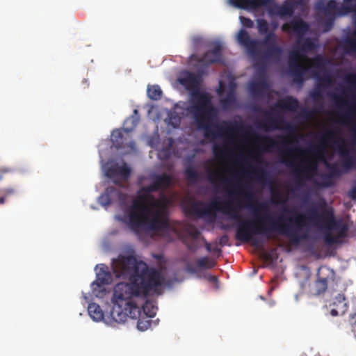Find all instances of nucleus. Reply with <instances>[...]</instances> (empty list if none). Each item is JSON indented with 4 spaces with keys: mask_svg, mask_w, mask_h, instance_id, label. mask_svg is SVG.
<instances>
[{
    "mask_svg": "<svg viewBox=\"0 0 356 356\" xmlns=\"http://www.w3.org/2000/svg\"><path fill=\"white\" fill-rule=\"evenodd\" d=\"M243 195L247 207L252 209L256 215H257L259 211H268V206L264 202L259 203L257 205L252 204V202L255 200V196L252 192L247 191L244 192Z\"/></svg>",
    "mask_w": 356,
    "mask_h": 356,
    "instance_id": "412c9836",
    "label": "nucleus"
},
{
    "mask_svg": "<svg viewBox=\"0 0 356 356\" xmlns=\"http://www.w3.org/2000/svg\"><path fill=\"white\" fill-rule=\"evenodd\" d=\"M350 195L353 200H356V187L351 190Z\"/></svg>",
    "mask_w": 356,
    "mask_h": 356,
    "instance_id": "603ef678",
    "label": "nucleus"
},
{
    "mask_svg": "<svg viewBox=\"0 0 356 356\" xmlns=\"http://www.w3.org/2000/svg\"><path fill=\"white\" fill-rule=\"evenodd\" d=\"M344 117L347 119H351V115L350 113H346Z\"/></svg>",
    "mask_w": 356,
    "mask_h": 356,
    "instance_id": "680f3d73",
    "label": "nucleus"
},
{
    "mask_svg": "<svg viewBox=\"0 0 356 356\" xmlns=\"http://www.w3.org/2000/svg\"><path fill=\"white\" fill-rule=\"evenodd\" d=\"M188 248L189 250H193V249H192V247H191V245H188Z\"/></svg>",
    "mask_w": 356,
    "mask_h": 356,
    "instance_id": "338daca9",
    "label": "nucleus"
},
{
    "mask_svg": "<svg viewBox=\"0 0 356 356\" xmlns=\"http://www.w3.org/2000/svg\"><path fill=\"white\" fill-rule=\"evenodd\" d=\"M352 321H353V330L356 335V312L355 314L352 316Z\"/></svg>",
    "mask_w": 356,
    "mask_h": 356,
    "instance_id": "8fccbe9b",
    "label": "nucleus"
},
{
    "mask_svg": "<svg viewBox=\"0 0 356 356\" xmlns=\"http://www.w3.org/2000/svg\"><path fill=\"white\" fill-rule=\"evenodd\" d=\"M213 251L215 252H218V253L221 252V250L220 248H214L213 250Z\"/></svg>",
    "mask_w": 356,
    "mask_h": 356,
    "instance_id": "e2e57ef3",
    "label": "nucleus"
},
{
    "mask_svg": "<svg viewBox=\"0 0 356 356\" xmlns=\"http://www.w3.org/2000/svg\"><path fill=\"white\" fill-rule=\"evenodd\" d=\"M96 269H98L97 279L92 283V288L93 293L98 296L99 293L104 294L105 289L104 286L111 282L112 276L111 273L108 271V267L104 264L97 266Z\"/></svg>",
    "mask_w": 356,
    "mask_h": 356,
    "instance_id": "9b49d317",
    "label": "nucleus"
},
{
    "mask_svg": "<svg viewBox=\"0 0 356 356\" xmlns=\"http://www.w3.org/2000/svg\"><path fill=\"white\" fill-rule=\"evenodd\" d=\"M186 231L193 239H197L200 234V232L193 225L188 226Z\"/></svg>",
    "mask_w": 356,
    "mask_h": 356,
    "instance_id": "79ce46f5",
    "label": "nucleus"
},
{
    "mask_svg": "<svg viewBox=\"0 0 356 356\" xmlns=\"http://www.w3.org/2000/svg\"><path fill=\"white\" fill-rule=\"evenodd\" d=\"M3 196L6 198L8 196L13 195L15 193V190L13 188H6L1 190Z\"/></svg>",
    "mask_w": 356,
    "mask_h": 356,
    "instance_id": "49530a36",
    "label": "nucleus"
},
{
    "mask_svg": "<svg viewBox=\"0 0 356 356\" xmlns=\"http://www.w3.org/2000/svg\"><path fill=\"white\" fill-rule=\"evenodd\" d=\"M207 179L213 184H216L219 179V173L217 171L207 170Z\"/></svg>",
    "mask_w": 356,
    "mask_h": 356,
    "instance_id": "ea45409f",
    "label": "nucleus"
},
{
    "mask_svg": "<svg viewBox=\"0 0 356 356\" xmlns=\"http://www.w3.org/2000/svg\"><path fill=\"white\" fill-rule=\"evenodd\" d=\"M265 35L262 44L266 47L277 45V35L273 31H270Z\"/></svg>",
    "mask_w": 356,
    "mask_h": 356,
    "instance_id": "f704fd0d",
    "label": "nucleus"
},
{
    "mask_svg": "<svg viewBox=\"0 0 356 356\" xmlns=\"http://www.w3.org/2000/svg\"><path fill=\"white\" fill-rule=\"evenodd\" d=\"M222 44L220 42H216L211 50L206 51L202 56L198 59V62L207 66L220 63L222 60Z\"/></svg>",
    "mask_w": 356,
    "mask_h": 356,
    "instance_id": "4468645a",
    "label": "nucleus"
},
{
    "mask_svg": "<svg viewBox=\"0 0 356 356\" xmlns=\"http://www.w3.org/2000/svg\"><path fill=\"white\" fill-rule=\"evenodd\" d=\"M316 10L323 13L325 17L336 16L339 14V8L337 7V3L335 0H329L325 2L323 0H319L315 5Z\"/></svg>",
    "mask_w": 356,
    "mask_h": 356,
    "instance_id": "a211bd4d",
    "label": "nucleus"
},
{
    "mask_svg": "<svg viewBox=\"0 0 356 356\" xmlns=\"http://www.w3.org/2000/svg\"><path fill=\"white\" fill-rule=\"evenodd\" d=\"M165 156L166 158H168L170 155H169V154H165Z\"/></svg>",
    "mask_w": 356,
    "mask_h": 356,
    "instance_id": "69168bd1",
    "label": "nucleus"
},
{
    "mask_svg": "<svg viewBox=\"0 0 356 356\" xmlns=\"http://www.w3.org/2000/svg\"><path fill=\"white\" fill-rule=\"evenodd\" d=\"M275 197H276L277 198L280 199V197H281V195H280V194L279 193H276Z\"/></svg>",
    "mask_w": 356,
    "mask_h": 356,
    "instance_id": "0e129e2a",
    "label": "nucleus"
},
{
    "mask_svg": "<svg viewBox=\"0 0 356 356\" xmlns=\"http://www.w3.org/2000/svg\"><path fill=\"white\" fill-rule=\"evenodd\" d=\"M330 314L332 316L344 314L348 308V304L343 294L339 293L330 304Z\"/></svg>",
    "mask_w": 356,
    "mask_h": 356,
    "instance_id": "f3484780",
    "label": "nucleus"
},
{
    "mask_svg": "<svg viewBox=\"0 0 356 356\" xmlns=\"http://www.w3.org/2000/svg\"><path fill=\"white\" fill-rule=\"evenodd\" d=\"M258 32L261 35L266 34L268 32V22L262 18L257 19Z\"/></svg>",
    "mask_w": 356,
    "mask_h": 356,
    "instance_id": "e433bc0d",
    "label": "nucleus"
},
{
    "mask_svg": "<svg viewBox=\"0 0 356 356\" xmlns=\"http://www.w3.org/2000/svg\"><path fill=\"white\" fill-rule=\"evenodd\" d=\"M213 155L218 159H223L227 153V148L225 145L219 146L214 145L213 147Z\"/></svg>",
    "mask_w": 356,
    "mask_h": 356,
    "instance_id": "c9c22d12",
    "label": "nucleus"
},
{
    "mask_svg": "<svg viewBox=\"0 0 356 356\" xmlns=\"http://www.w3.org/2000/svg\"><path fill=\"white\" fill-rule=\"evenodd\" d=\"M266 114L268 115V118L266 120L261 122L259 124V127L265 131L278 129V124L282 120L277 117L272 116L270 113H266Z\"/></svg>",
    "mask_w": 356,
    "mask_h": 356,
    "instance_id": "a878e982",
    "label": "nucleus"
},
{
    "mask_svg": "<svg viewBox=\"0 0 356 356\" xmlns=\"http://www.w3.org/2000/svg\"><path fill=\"white\" fill-rule=\"evenodd\" d=\"M268 85L266 79L252 81L249 86V91L253 97H261Z\"/></svg>",
    "mask_w": 356,
    "mask_h": 356,
    "instance_id": "5701e85b",
    "label": "nucleus"
},
{
    "mask_svg": "<svg viewBox=\"0 0 356 356\" xmlns=\"http://www.w3.org/2000/svg\"><path fill=\"white\" fill-rule=\"evenodd\" d=\"M254 159H255V161H256L257 163H263V160H262V159H261L260 156H254Z\"/></svg>",
    "mask_w": 356,
    "mask_h": 356,
    "instance_id": "6e6d98bb",
    "label": "nucleus"
},
{
    "mask_svg": "<svg viewBox=\"0 0 356 356\" xmlns=\"http://www.w3.org/2000/svg\"><path fill=\"white\" fill-rule=\"evenodd\" d=\"M206 249L208 252H211V246H210V244L209 243H206Z\"/></svg>",
    "mask_w": 356,
    "mask_h": 356,
    "instance_id": "13d9d810",
    "label": "nucleus"
},
{
    "mask_svg": "<svg viewBox=\"0 0 356 356\" xmlns=\"http://www.w3.org/2000/svg\"><path fill=\"white\" fill-rule=\"evenodd\" d=\"M88 312L91 318L95 321H100L104 318V312L100 306L97 303H90L88 307Z\"/></svg>",
    "mask_w": 356,
    "mask_h": 356,
    "instance_id": "bb28decb",
    "label": "nucleus"
},
{
    "mask_svg": "<svg viewBox=\"0 0 356 356\" xmlns=\"http://www.w3.org/2000/svg\"><path fill=\"white\" fill-rule=\"evenodd\" d=\"M237 40L240 44L246 49L250 56L253 57L259 56L258 42L256 40L251 39L245 30L241 29L239 31L237 35Z\"/></svg>",
    "mask_w": 356,
    "mask_h": 356,
    "instance_id": "ddd939ff",
    "label": "nucleus"
},
{
    "mask_svg": "<svg viewBox=\"0 0 356 356\" xmlns=\"http://www.w3.org/2000/svg\"><path fill=\"white\" fill-rule=\"evenodd\" d=\"M295 8L304 10L308 4L309 0H287Z\"/></svg>",
    "mask_w": 356,
    "mask_h": 356,
    "instance_id": "58836bf2",
    "label": "nucleus"
},
{
    "mask_svg": "<svg viewBox=\"0 0 356 356\" xmlns=\"http://www.w3.org/2000/svg\"><path fill=\"white\" fill-rule=\"evenodd\" d=\"M162 95L163 92L159 86H148L147 95L149 99L157 101L161 99Z\"/></svg>",
    "mask_w": 356,
    "mask_h": 356,
    "instance_id": "2f4dec72",
    "label": "nucleus"
},
{
    "mask_svg": "<svg viewBox=\"0 0 356 356\" xmlns=\"http://www.w3.org/2000/svg\"><path fill=\"white\" fill-rule=\"evenodd\" d=\"M152 181L149 185L143 186L138 192L135 201V206L137 203L149 202L152 206H156L158 203H164L165 197L164 195L161 198H156L152 194L160 190H165L170 186L172 177L171 175L164 172L162 174H154L151 175Z\"/></svg>",
    "mask_w": 356,
    "mask_h": 356,
    "instance_id": "423d86ee",
    "label": "nucleus"
},
{
    "mask_svg": "<svg viewBox=\"0 0 356 356\" xmlns=\"http://www.w3.org/2000/svg\"><path fill=\"white\" fill-rule=\"evenodd\" d=\"M229 242V236L227 235H223L220 238L219 243L221 246L227 245Z\"/></svg>",
    "mask_w": 356,
    "mask_h": 356,
    "instance_id": "de8ad7c7",
    "label": "nucleus"
},
{
    "mask_svg": "<svg viewBox=\"0 0 356 356\" xmlns=\"http://www.w3.org/2000/svg\"><path fill=\"white\" fill-rule=\"evenodd\" d=\"M239 19L244 27L250 29L254 26V22L251 19L243 16H240Z\"/></svg>",
    "mask_w": 356,
    "mask_h": 356,
    "instance_id": "37998d69",
    "label": "nucleus"
},
{
    "mask_svg": "<svg viewBox=\"0 0 356 356\" xmlns=\"http://www.w3.org/2000/svg\"><path fill=\"white\" fill-rule=\"evenodd\" d=\"M204 277L209 281L216 285V287L218 288V279L216 276L212 275L211 274H207L204 276Z\"/></svg>",
    "mask_w": 356,
    "mask_h": 356,
    "instance_id": "a18cd8bd",
    "label": "nucleus"
},
{
    "mask_svg": "<svg viewBox=\"0 0 356 356\" xmlns=\"http://www.w3.org/2000/svg\"><path fill=\"white\" fill-rule=\"evenodd\" d=\"M163 205L164 203L152 206L149 202H138L135 206V201L133 200L128 211L130 228L134 232L142 229L156 232L168 230L170 227L168 220L161 216L160 209Z\"/></svg>",
    "mask_w": 356,
    "mask_h": 356,
    "instance_id": "39448f33",
    "label": "nucleus"
},
{
    "mask_svg": "<svg viewBox=\"0 0 356 356\" xmlns=\"http://www.w3.org/2000/svg\"><path fill=\"white\" fill-rule=\"evenodd\" d=\"M309 24L301 18L292 19L289 23L282 26V31L284 32H293L298 35H303L309 30Z\"/></svg>",
    "mask_w": 356,
    "mask_h": 356,
    "instance_id": "dca6fc26",
    "label": "nucleus"
},
{
    "mask_svg": "<svg viewBox=\"0 0 356 356\" xmlns=\"http://www.w3.org/2000/svg\"><path fill=\"white\" fill-rule=\"evenodd\" d=\"M305 54L295 47V49L289 52L288 59L289 74L293 77L296 83L302 84L305 74L309 70L310 65L306 66L300 60L306 59Z\"/></svg>",
    "mask_w": 356,
    "mask_h": 356,
    "instance_id": "6e6552de",
    "label": "nucleus"
},
{
    "mask_svg": "<svg viewBox=\"0 0 356 356\" xmlns=\"http://www.w3.org/2000/svg\"><path fill=\"white\" fill-rule=\"evenodd\" d=\"M266 260H270L271 259V255L270 254H266L264 257Z\"/></svg>",
    "mask_w": 356,
    "mask_h": 356,
    "instance_id": "bf43d9fd",
    "label": "nucleus"
},
{
    "mask_svg": "<svg viewBox=\"0 0 356 356\" xmlns=\"http://www.w3.org/2000/svg\"><path fill=\"white\" fill-rule=\"evenodd\" d=\"M296 8L287 1H284L282 5L275 7L273 13L281 18L284 17H292ZM273 13V11H270Z\"/></svg>",
    "mask_w": 356,
    "mask_h": 356,
    "instance_id": "393cba45",
    "label": "nucleus"
},
{
    "mask_svg": "<svg viewBox=\"0 0 356 356\" xmlns=\"http://www.w3.org/2000/svg\"><path fill=\"white\" fill-rule=\"evenodd\" d=\"M229 228V227L228 225H223L221 226V229H222L226 230V229H228Z\"/></svg>",
    "mask_w": 356,
    "mask_h": 356,
    "instance_id": "052dcab7",
    "label": "nucleus"
},
{
    "mask_svg": "<svg viewBox=\"0 0 356 356\" xmlns=\"http://www.w3.org/2000/svg\"><path fill=\"white\" fill-rule=\"evenodd\" d=\"M232 182V179L224 178L222 179V183L225 185L224 188L227 190V186H229Z\"/></svg>",
    "mask_w": 356,
    "mask_h": 356,
    "instance_id": "09e8293b",
    "label": "nucleus"
},
{
    "mask_svg": "<svg viewBox=\"0 0 356 356\" xmlns=\"http://www.w3.org/2000/svg\"><path fill=\"white\" fill-rule=\"evenodd\" d=\"M350 13H356V0H343V4L339 7V14L343 16Z\"/></svg>",
    "mask_w": 356,
    "mask_h": 356,
    "instance_id": "c85d7f7f",
    "label": "nucleus"
},
{
    "mask_svg": "<svg viewBox=\"0 0 356 356\" xmlns=\"http://www.w3.org/2000/svg\"><path fill=\"white\" fill-rule=\"evenodd\" d=\"M112 270L118 278L128 277L129 283L120 282L115 286L111 318L118 323H124L128 317L137 319L141 312L137 300L146 299L151 293L161 294L165 277L160 270L149 268L134 256L120 255L113 260Z\"/></svg>",
    "mask_w": 356,
    "mask_h": 356,
    "instance_id": "7ed1b4c3",
    "label": "nucleus"
},
{
    "mask_svg": "<svg viewBox=\"0 0 356 356\" xmlns=\"http://www.w3.org/2000/svg\"><path fill=\"white\" fill-rule=\"evenodd\" d=\"M141 316V314L140 315ZM140 316H138L137 318H138V323H137V327L140 331H145L147 330L148 328L151 327L152 324V320L150 319H145L140 318Z\"/></svg>",
    "mask_w": 356,
    "mask_h": 356,
    "instance_id": "4c0bfd02",
    "label": "nucleus"
},
{
    "mask_svg": "<svg viewBox=\"0 0 356 356\" xmlns=\"http://www.w3.org/2000/svg\"><path fill=\"white\" fill-rule=\"evenodd\" d=\"M179 83L191 91L190 105L187 111L193 116L197 127L204 131L205 138L227 137L232 142L234 134L245 133L250 129L242 121H223L221 124L211 125V122L216 115V109L212 104L211 95L199 90V76L186 71L179 79Z\"/></svg>",
    "mask_w": 356,
    "mask_h": 356,
    "instance_id": "20e7f679",
    "label": "nucleus"
},
{
    "mask_svg": "<svg viewBox=\"0 0 356 356\" xmlns=\"http://www.w3.org/2000/svg\"><path fill=\"white\" fill-rule=\"evenodd\" d=\"M130 173L131 170L126 163H124L122 165L115 163L108 168L106 171V175L109 178H114L120 176L124 179H128L130 176Z\"/></svg>",
    "mask_w": 356,
    "mask_h": 356,
    "instance_id": "6ab92c4d",
    "label": "nucleus"
},
{
    "mask_svg": "<svg viewBox=\"0 0 356 356\" xmlns=\"http://www.w3.org/2000/svg\"><path fill=\"white\" fill-rule=\"evenodd\" d=\"M138 113V111L135 109L134 111V115L128 118L124 121V128L122 130L115 129L113 131L111 134V141L116 149L129 147L130 149H134L135 148V142L134 140L126 142L127 139L124 138L123 132L129 134L136 127L139 121Z\"/></svg>",
    "mask_w": 356,
    "mask_h": 356,
    "instance_id": "0eeeda50",
    "label": "nucleus"
},
{
    "mask_svg": "<svg viewBox=\"0 0 356 356\" xmlns=\"http://www.w3.org/2000/svg\"><path fill=\"white\" fill-rule=\"evenodd\" d=\"M6 197L5 196L0 197V204H2L5 202Z\"/></svg>",
    "mask_w": 356,
    "mask_h": 356,
    "instance_id": "4d7b16f0",
    "label": "nucleus"
},
{
    "mask_svg": "<svg viewBox=\"0 0 356 356\" xmlns=\"http://www.w3.org/2000/svg\"><path fill=\"white\" fill-rule=\"evenodd\" d=\"M310 63V68H312L311 72L312 76L317 79L318 83L321 84L323 88V84H330L332 82V77L329 73H324L321 75L319 72L316 70H322L325 67L327 60L321 55H317L312 58L308 59Z\"/></svg>",
    "mask_w": 356,
    "mask_h": 356,
    "instance_id": "9d476101",
    "label": "nucleus"
},
{
    "mask_svg": "<svg viewBox=\"0 0 356 356\" xmlns=\"http://www.w3.org/2000/svg\"><path fill=\"white\" fill-rule=\"evenodd\" d=\"M216 264L214 260L209 259L208 257H203L195 261V266L197 269H210L213 268Z\"/></svg>",
    "mask_w": 356,
    "mask_h": 356,
    "instance_id": "c756f323",
    "label": "nucleus"
},
{
    "mask_svg": "<svg viewBox=\"0 0 356 356\" xmlns=\"http://www.w3.org/2000/svg\"><path fill=\"white\" fill-rule=\"evenodd\" d=\"M228 194H229V197H232L233 194L238 195V193L236 191L229 190V191H228Z\"/></svg>",
    "mask_w": 356,
    "mask_h": 356,
    "instance_id": "864d4df0",
    "label": "nucleus"
},
{
    "mask_svg": "<svg viewBox=\"0 0 356 356\" xmlns=\"http://www.w3.org/2000/svg\"><path fill=\"white\" fill-rule=\"evenodd\" d=\"M316 277V280L309 285V294L314 296H320L325 292L328 282L334 280L335 273L328 267L321 266L318 270Z\"/></svg>",
    "mask_w": 356,
    "mask_h": 356,
    "instance_id": "1a4fd4ad",
    "label": "nucleus"
},
{
    "mask_svg": "<svg viewBox=\"0 0 356 356\" xmlns=\"http://www.w3.org/2000/svg\"><path fill=\"white\" fill-rule=\"evenodd\" d=\"M147 299V298L146 299H142L143 300H145V302L142 305L143 312L147 318H152L156 315L157 307L155 305L154 302Z\"/></svg>",
    "mask_w": 356,
    "mask_h": 356,
    "instance_id": "cd10ccee",
    "label": "nucleus"
},
{
    "mask_svg": "<svg viewBox=\"0 0 356 356\" xmlns=\"http://www.w3.org/2000/svg\"><path fill=\"white\" fill-rule=\"evenodd\" d=\"M236 103V85L234 83H231L226 96L220 99V104L224 110L227 111L234 108Z\"/></svg>",
    "mask_w": 356,
    "mask_h": 356,
    "instance_id": "aec40b11",
    "label": "nucleus"
},
{
    "mask_svg": "<svg viewBox=\"0 0 356 356\" xmlns=\"http://www.w3.org/2000/svg\"><path fill=\"white\" fill-rule=\"evenodd\" d=\"M252 174L259 182L264 183L268 179V172L264 168H254Z\"/></svg>",
    "mask_w": 356,
    "mask_h": 356,
    "instance_id": "72a5a7b5",
    "label": "nucleus"
},
{
    "mask_svg": "<svg viewBox=\"0 0 356 356\" xmlns=\"http://www.w3.org/2000/svg\"><path fill=\"white\" fill-rule=\"evenodd\" d=\"M299 103L296 98L287 96L276 102L275 106L282 109L295 111L298 107Z\"/></svg>",
    "mask_w": 356,
    "mask_h": 356,
    "instance_id": "b1692460",
    "label": "nucleus"
},
{
    "mask_svg": "<svg viewBox=\"0 0 356 356\" xmlns=\"http://www.w3.org/2000/svg\"><path fill=\"white\" fill-rule=\"evenodd\" d=\"M191 271H195V269H193V268H190L189 269Z\"/></svg>",
    "mask_w": 356,
    "mask_h": 356,
    "instance_id": "774afa93",
    "label": "nucleus"
},
{
    "mask_svg": "<svg viewBox=\"0 0 356 356\" xmlns=\"http://www.w3.org/2000/svg\"><path fill=\"white\" fill-rule=\"evenodd\" d=\"M314 47V43L309 38H307L302 42L298 40L296 45V47L302 53L312 50Z\"/></svg>",
    "mask_w": 356,
    "mask_h": 356,
    "instance_id": "473e14b6",
    "label": "nucleus"
},
{
    "mask_svg": "<svg viewBox=\"0 0 356 356\" xmlns=\"http://www.w3.org/2000/svg\"><path fill=\"white\" fill-rule=\"evenodd\" d=\"M186 179L191 183H197L200 177V173L192 166H188L184 170Z\"/></svg>",
    "mask_w": 356,
    "mask_h": 356,
    "instance_id": "7c9ffc66",
    "label": "nucleus"
},
{
    "mask_svg": "<svg viewBox=\"0 0 356 356\" xmlns=\"http://www.w3.org/2000/svg\"><path fill=\"white\" fill-rule=\"evenodd\" d=\"M127 195L120 190L113 186H108L106 188L105 193L99 197L100 203L104 206L111 204L115 200L124 202Z\"/></svg>",
    "mask_w": 356,
    "mask_h": 356,
    "instance_id": "2eb2a0df",
    "label": "nucleus"
},
{
    "mask_svg": "<svg viewBox=\"0 0 356 356\" xmlns=\"http://www.w3.org/2000/svg\"><path fill=\"white\" fill-rule=\"evenodd\" d=\"M252 136L259 152H270L273 149H278L280 145H282L283 147L280 151L282 163L293 168L297 174L307 175L316 172L317 161H325L326 147L329 143H333L337 146L341 158L342 169L337 163L330 164L325 162L326 168L330 172L323 177L322 185L325 187H329L333 184L334 177L341 176L342 173L347 172L355 165L353 158L350 156L349 150L344 145L343 139L339 138L338 140H334L336 133L332 130H327L318 135V144L311 145L305 149L298 147H287V145L291 144L292 141L282 136H277V138L281 139L280 141L272 136L260 135L255 132H252Z\"/></svg>",
    "mask_w": 356,
    "mask_h": 356,
    "instance_id": "f03ea898",
    "label": "nucleus"
},
{
    "mask_svg": "<svg viewBox=\"0 0 356 356\" xmlns=\"http://www.w3.org/2000/svg\"><path fill=\"white\" fill-rule=\"evenodd\" d=\"M274 0H229L233 7L247 10H257L262 7H268Z\"/></svg>",
    "mask_w": 356,
    "mask_h": 356,
    "instance_id": "f8f14e48",
    "label": "nucleus"
},
{
    "mask_svg": "<svg viewBox=\"0 0 356 356\" xmlns=\"http://www.w3.org/2000/svg\"><path fill=\"white\" fill-rule=\"evenodd\" d=\"M322 93V87L321 86L320 83H318L315 88V90L312 92L311 96L314 99L318 98L321 97Z\"/></svg>",
    "mask_w": 356,
    "mask_h": 356,
    "instance_id": "c03bdc74",
    "label": "nucleus"
},
{
    "mask_svg": "<svg viewBox=\"0 0 356 356\" xmlns=\"http://www.w3.org/2000/svg\"><path fill=\"white\" fill-rule=\"evenodd\" d=\"M222 90H223V85H222V83L220 81V82L219 89L218 90V93L219 95H220L221 92H222Z\"/></svg>",
    "mask_w": 356,
    "mask_h": 356,
    "instance_id": "5fc2aeb1",
    "label": "nucleus"
},
{
    "mask_svg": "<svg viewBox=\"0 0 356 356\" xmlns=\"http://www.w3.org/2000/svg\"><path fill=\"white\" fill-rule=\"evenodd\" d=\"M283 53L282 48L277 45L267 47V49L263 53L261 56V60H279Z\"/></svg>",
    "mask_w": 356,
    "mask_h": 356,
    "instance_id": "4be33fe9",
    "label": "nucleus"
},
{
    "mask_svg": "<svg viewBox=\"0 0 356 356\" xmlns=\"http://www.w3.org/2000/svg\"><path fill=\"white\" fill-rule=\"evenodd\" d=\"M284 211L292 215V217L289 218L291 223H281L280 220H273L268 216L257 218L259 224L254 220H243L239 215L237 206L234 205V201L231 199L219 200L216 198L209 205L201 201L193 202L189 208L190 213L197 218H214L215 212L218 211L229 216V219L238 221L236 238L244 243L251 242L256 248L260 246L261 241L253 237L254 235L260 234L269 240L273 237V233L275 232L289 237L292 243L299 244L300 241L308 238V234L306 232H300L302 228L308 223L323 231V239L327 245L337 242V238L332 234V231L339 229V224L332 208H324L321 213H318L316 209L314 207L309 210L307 215L286 209Z\"/></svg>",
    "mask_w": 356,
    "mask_h": 356,
    "instance_id": "f257e3e1",
    "label": "nucleus"
},
{
    "mask_svg": "<svg viewBox=\"0 0 356 356\" xmlns=\"http://www.w3.org/2000/svg\"><path fill=\"white\" fill-rule=\"evenodd\" d=\"M335 17L336 16L326 17V19L323 22L324 31H328L332 28Z\"/></svg>",
    "mask_w": 356,
    "mask_h": 356,
    "instance_id": "a19ab883",
    "label": "nucleus"
},
{
    "mask_svg": "<svg viewBox=\"0 0 356 356\" xmlns=\"http://www.w3.org/2000/svg\"><path fill=\"white\" fill-rule=\"evenodd\" d=\"M347 229H348V227L346 225H343L340 228V232H339V236H344L346 235V232H347Z\"/></svg>",
    "mask_w": 356,
    "mask_h": 356,
    "instance_id": "3c124183",
    "label": "nucleus"
}]
</instances>
